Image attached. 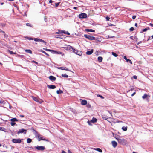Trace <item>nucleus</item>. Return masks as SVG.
Segmentation results:
<instances>
[{
  "label": "nucleus",
  "mask_w": 153,
  "mask_h": 153,
  "mask_svg": "<svg viewBox=\"0 0 153 153\" xmlns=\"http://www.w3.org/2000/svg\"><path fill=\"white\" fill-rule=\"evenodd\" d=\"M61 153H66V152L65 151L62 150Z\"/></svg>",
  "instance_id": "obj_63"
},
{
  "label": "nucleus",
  "mask_w": 153,
  "mask_h": 153,
  "mask_svg": "<svg viewBox=\"0 0 153 153\" xmlns=\"http://www.w3.org/2000/svg\"><path fill=\"white\" fill-rule=\"evenodd\" d=\"M61 30H59V32H57L56 33L57 34H60L61 33V31H60Z\"/></svg>",
  "instance_id": "obj_53"
},
{
  "label": "nucleus",
  "mask_w": 153,
  "mask_h": 153,
  "mask_svg": "<svg viewBox=\"0 0 153 153\" xmlns=\"http://www.w3.org/2000/svg\"><path fill=\"white\" fill-rule=\"evenodd\" d=\"M25 38H26L27 39L29 40H33V38H32V37H28L26 36V37H25Z\"/></svg>",
  "instance_id": "obj_30"
},
{
  "label": "nucleus",
  "mask_w": 153,
  "mask_h": 153,
  "mask_svg": "<svg viewBox=\"0 0 153 153\" xmlns=\"http://www.w3.org/2000/svg\"><path fill=\"white\" fill-rule=\"evenodd\" d=\"M27 131V130L23 128H22L19 130V131L17 132V134H19L20 133H23L24 134H26Z\"/></svg>",
  "instance_id": "obj_3"
},
{
  "label": "nucleus",
  "mask_w": 153,
  "mask_h": 153,
  "mask_svg": "<svg viewBox=\"0 0 153 153\" xmlns=\"http://www.w3.org/2000/svg\"><path fill=\"white\" fill-rule=\"evenodd\" d=\"M106 37L107 38H112L114 37V36H110L109 35H107Z\"/></svg>",
  "instance_id": "obj_36"
},
{
  "label": "nucleus",
  "mask_w": 153,
  "mask_h": 153,
  "mask_svg": "<svg viewBox=\"0 0 153 153\" xmlns=\"http://www.w3.org/2000/svg\"><path fill=\"white\" fill-rule=\"evenodd\" d=\"M74 53H76V54L78 55L79 56H81L82 55V51H78L76 50L75 49V51H73Z\"/></svg>",
  "instance_id": "obj_8"
},
{
  "label": "nucleus",
  "mask_w": 153,
  "mask_h": 153,
  "mask_svg": "<svg viewBox=\"0 0 153 153\" xmlns=\"http://www.w3.org/2000/svg\"><path fill=\"white\" fill-rule=\"evenodd\" d=\"M63 70H65L66 71H70L68 68H67L66 67H63Z\"/></svg>",
  "instance_id": "obj_39"
},
{
  "label": "nucleus",
  "mask_w": 153,
  "mask_h": 153,
  "mask_svg": "<svg viewBox=\"0 0 153 153\" xmlns=\"http://www.w3.org/2000/svg\"><path fill=\"white\" fill-rule=\"evenodd\" d=\"M108 111V113L111 114V115L112 116V114H111V111Z\"/></svg>",
  "instance_id": "obj_55"
},
{
  "label": "nucleus",
  "mask_w": 153,
  "mask_h": 153,
  "mask_svg": "<svg viewBox=\"0 0 153 153\" xmlns=\"http://www.w3.org/2000/svg\"><path fill=\"white\" fill-rule=\"evenodd\" d=\"M111 143L112 144V145L113 146L114 148H115L117 145V143L114 141H113L111 142Z\"/></svg>",
  "instance_id": "obj_12"
},
{
  "label": "nucleus",
  "mask_w": 153,
  "mask_h": 153,
  "mask_svg": "<svg viewBox=\"0 0 153 153\" xmlns=\"http://www.w3.org/2000/svg\"><path fill=\"white\" fill-rule=\"evenodd\" d=\"M41 52H42V53H44L45 54H46V55H47V56H49V55L47 53L45 52V51L42 50H41Z\"/></svg>",
  "instance_id": "obj_35"
},
{
  "label": "nucleus",
  "mask_w": 153,
  "mask_h": 153,
  "mask_svg": "<svg viewBox=\"0 0 153 153\" xmlns=\"http://www.w3.org/2000/svg\"><path fill=\"white\" fill-rule=\"evenodd\" d=\"M4 33V36L5 37H8V35L6 34H5Z\"/></svg>",
  "instance_id": "obj_56"
},
{
  "label": "nucleus",
  "mask_w": 153,
  "mask_h": 153,
  "mask_svg": "<svg viewBox=\"0 0 153 153\" xmlns=\"http://www.w3.org/2000/svg\"><path fill=\"white\" fill-rule=\"evenodd\" d=\"M32 99H33V100L37 102H39V103H41V102L39 101H41V100L39 99L37 97H34V96H32Z\"/></svg>",
  "instance_id": "obj_9"
},
{
  "label": "nucleus",
  "mask_w": 153,
  "mask_h": 153,
  "mask_svg": "<svg viewBox=\"0 0 153 153\" xmlns=\"http://www.w3.org/2000/svg\"><path fill=\"white\" fill-rule=\"evenodd\" d=\"M87 123L89 125H92V124L91 123V120H88Z\"/></svg>",
  "instance_id": "obj_45"
},
{
  "label": "nucleus",
  "mask_w": 153,
  "mask_h": 153,
  "mask_svg": "<svg viewBox=\"0 0 153 153\" xmlns=\"http://www.w3.org/2000/svg\"><path fill=\"white\" fill-rule=\"evenodd\" d=\"M25 52L27 53H29L30 54L32 53V51L30 50V49L26 50Z\"/></svg>",
  "instance_id": "obj_23"
},
{
  "label": "nucleus",
  "mask_w": 153,
  "mask_h": 153,
  "mask_svg": "<svg viewBox=\"0 0 153 153\" xmlns=\"http://www.w3.org/2000/svg\"><path fill=\"white\" fill-rule=\"evenodd\" d=\"M34 147L36 148L39 151H43L45 149V148L44 146H35Z\"/></svg>",
  "instance_id": "obj_6"
},
{
  "label": "nucleus",
  "mask_w": 153,
  "mask_h": 153,
  "mask_svg": "<svg viewBox=\"0 0 153 153\" xmlns=\"http://www.w3.org/2000/svg\"><path fill=\"white\" fill-rule=\"evenodd\" d=\"M94 149L95 150L101 153L102 152V150L100 149V148H94Z\"/></svg>",
  "instance_id": "obj_21"
},
{
  "label": "nucleus",
  "mask_w": 153,
  "mask_h": 153,
  "mask_svg": "<svg viewBox=\"0 0 153 153\" xmlns=\"http://www.w3.org/2000/svg\"><path fill=\"white\" fill-rule=\"evenodd\" d=\"M105 18L107 21H109L110 19L109 17L108 16L106 17Z\"/></svg>",
  "instance_id": "obj_48"
},
{
  "label": "nucleus",
  "mask_w": 153,
  "mask_h": 153,
  "mask_svg": "<svg viewBox=\"0 0 153 153\" xmlns=\"http://www.w3.org/2000/svg\"><path fill=\"white\" fill-rule=\"evenodd\" d=\"M56 93L58 94H60L62 93H63V91L60 89L59 90L57 91Z\"/></svg>",
  "instance_id": "obj_25"
},
{
  "label": "nucleus",
  "mask_w": 153,
  "mask_h": 153,
  "mask_svg": "<svg viewBox=\"0 0 153 153\" xmlns=\"http://www.w3.org/2000/svg\"><path fill=\"white\" fill-rule=\"evenodd\" d=\"M134 30V28L133 27H131L129 29V30L130 31H132Z\"/></svg>",
  "instance_id": "obj_41"
},
{
  "label": "nucleus",
  "mask_w": 153,
  "mask_h": 153,
  "mask_svg": "<svg viewBox=\"0 0 153 153\" xmlns=\"http://www.w3.org/2000/svg\"><path fill=\"white\" fill-rule=\"evenodd\" d=\"M10 120L11 122H15L16 121H18V120L15 118H13L10 119Z\"/></svg>",
  "instance_id": "obj_19"
},
{
  "label": "nucleus",
  "mask_w": 153,
  "mask_h": 153,
  "mask_svg": "<svg viewBox=\"0 0 153 153\" xmlns=\"http://www.w3.org/2000/svg\"><path fill=\"white\" fill-rule=\"evenodd\" d=\"M122 129L124 131H126L127 129V126H123L122 128Z\"/></svg>",
  "instance_id": "obj_22"
},
{
  "label": "nucleus",
  "mask_w": 153,
  "mask_h": 153,
  "mask_svg": "<svg viewBox=\"0 0 153 153\" xmlns=\"http://www.w3.org/2000/svg\"><path fill=\"white\" fill-rule=\"evenodd\" d=\"M149 25L152 27H153V24L152 23H149Z\"/></svg>",
  "instance_id": "obj_52"
},
{
  "label": "nucleus",
  "mask_w": 153,
  "mask_h": 153,
  "mask_svg": "<svg viewBox=\"0 0 153 153\" xmlns=\"http://www.w3.org/2000/svg\"><path fill=\"white\" fill-rule=\"evenodd\" d=\"M37 136L38 138V140L39 141L42 140L45 141H48V140L43 138L41 135L39 134H38L37 135Z\"/></svg>",
  "instance_id": "obj_5"
},
{
  "label": "nucleus",
  "mask_w": 153,
  "mask_h": 153,
  "mask_svg": "<svg viewBox=\"0 0 153 153\" xmlns=\"http://www.w3.org/2000/svg\"><path fill=\"white\" fill-rule=\"evenodd\" d=\"M47 87L50 89H54L56 88V86L54 85H48Z\"/></svg>",
  "instance_id": "obj_10"
},
{
  "label": "nucleus",
  "mask_w": 153,
  "mask_h": 153,
  "mask_svg": "<svg viewBox=\"0 0 153 153\" xmlns=\"http://www.w3.org/2000/svg\"><path fill=\"white\" fill-rule=\"evenodd\" d=\"M61 33H65V34L66 32L64 30H61Z\"/></svg>",
  "instance_id": "obj_47"
},
{
  "label": "nucleus",
  "mask_w": 153,
  "mask_h": 153,
  "mask_svg": "<svg viewBox=\"0 0 153 153\" xmlns=\"http://www.w3.org/2000/svg\"><path fill=\"white\" fill-rule=\"evenodd\" d=\"M136 18V16L135 15L133 16H132V18L133 19H135Z\"/></svg>",
  "instance_id": "obj_50"
},
{
  "label": "nucleus",
  "mask_w": 153,
  "mask_h": 153,
  "mask_svg": "<svg viewBox=\"0 0 153 153\" xmlns=\"http://www.w3.org/2000/svg\"><path fill=\"white\" fill-rule=\"evenodd\" d=\"M10 124H11V126H14L16 124V123L13 122H11L10 123Z\"/></svg>",
  "instance_id": "obj_43"
},
{
  "label": "nucleus",
  "mask_w": 153,
  "mask_h": 153,
  "mask_svg": "<svg viewBox=\"0 0 153 153\" xmlns=\"http://www.w3.org/2000/svg\"><path fill=\"white\" fill-rule=\"evenodd\" d=\"M1 32H2L3 33H5V32L4 31H2L0 29V33H1Z\"/></svg>",
  "instance_id": "obj_59"
},
{
  "label": "nucleus",
  "mask_w": 153,
  "mask_h": 153,
  "mask_svg": "<svg viewBox=\"0 0 153 153\" xmlns=\"http://www.w3.org/2000/svg\"><path fill=\"white\" fill-rule=\"evenodd\" d=\"M91 121V123H95L97 121V119L96 118H94L93 117L92 119L90 120Z\"/></svg>",
  "instance_id": "obj_17"
},
{
  "label": "nucleus",
  "mask_w": 153,
  "mask_h": 153,
  "mask_svg": "<svg viewBox=\"0 0 153 153\" xmlns=\"http://www.w3.org/2000/svg\"><path fill=\"white\" fill-rule=\"evenodd\" d=\"M8 52L10 54H16V52H13L12 51L10 50H8Z\"/></svg>",
  "instance_id": "obj_26"
},
{
  "label": "nucleus",
  "mask_w": 153,
  "mask_h": 153,
  "mask_svg": "<svg viewBox=\"0 0 153 153\" xmlns=\"http://www.w3.org/2000/svg\"><path fill=\"white\" fill-rule=\"evenodd\" d=\"M32 140L30 138H27V143H30L32 142Z\"/></svg>",
  "instance_id": "obj_24"
},
{
  "label": "nucleus",
  "mask_w": 153,
  "mask_h": 153,
  "mask_svg": "<svg viewBox=\"0 0 153 153\" xmlns=\"http://www.w3.org/2000/svg\"><path fill=\"white\" fill-rule=\"evenodd\" d=\"M56 68L58 69H61L62 70H63V67H57Z\"/></svg>",
  "instance_id": "obj_46"
},
{
  "label": "nucleus",
  "mask_w": 153,
  "mask_h": 153,
  "mask_svg": "<svg viewBox=\"0 0 153 153\" xmlns=\"http://www.w3.org/2000/svg\"><path fill=\"white\" fill-rule=\"evenodd\" d=\"M112 54L115 57H117L118 56L117 53L114 52H112Z\"/></svg>",
  "instance_id": "obj_27"
},
{
  "label": "nucleus",
  "mask_w": 153,
  "mask_h": 153,
  "mask_svg": "<svg viewBox=\"0 0 153 153\" xmlns=\"http://www.w3.org/2000/svg\"><path fill=\"white\" fill-rule=\"evenodd\" d=\"M136 94V93L135 92H134L131 95V96H134L135 94Z\"/></svg>",
  "instance_id": "obj_58"
},
{
  "label": "nucleus",
  "mask_w": 153,
  "mask_h": 153,
  "mask_svg": "<svg viewBox=\"0 0 153 153\" xmlns=\"http://www.w3.org/2000/svg\"><path fill=\"white\" fill-rule=\"evenodd\" d=\"M33 40L36 42H39V39L37 38H35L33 39Z\"/></svg>",
  "instance_id": "obj_40"
},
{
  "label": "nucleus",
  "mask_w": 153,
  "mask_h": 153,
  "mask_svg": "<svg viewBox=\"0 0 153 153\" xmlns=\"http://www.w3.org/2000/svg\"><path fill=\"white\" fill-rule=\"evenodd\" d=\"M43 49L45 50L46 51H51L52 52V51H53V50H51L49 49H45V48H43Z\"/></svg>",
  "instance_id": "obj_37"
},
{
  "label": "nucleus",
  "mask_w": 153,
  "mask_h": 153,
  "mask_svg": "<svg viewBox=\"0 0 153 153\" xmlns=\"http://www.w3.org/2000/svg\"><path fill=\"white\" fill-rule=\"evenodd\" d=\"M5 102L1 100L0 102V103L1 104H4Z\"/></svg>",
  "instance_id": "obj_51"
},
{
  "label": "nucleus",
  "mask_w": 153,
  "mask_h": 153,
  "mask_svg": "<svg viewBox=\"0 0 153 153\" xmlns=\"http://www.w3.org/2000/svg\"><path fill=\"white\" fill-rule=\"evenodd\" d=\"M26 25L27 26H28V27H32L33 25L30 23H26Z\"/></svg>",
  "instance_id": "obj_34"
},
{
  "label": "nucleus",
  "mask_w": 153,
  "mask_h": 153,
  "mask_svg": "<svg viewBox=\"0 0 153 153\" xmlns=\"http://www.w3.org/2000/svg\"><path fill=\"white\" fill-rule=\"evenodd\" d=\"M39 42H42L45 44H46V42L45 41H44L43 40H42V39H39Z\"/></svg>",
  "instance_id": "obj_28"
},
{
  "label": "nucleus",
  "mask_w": 153,
  "mask_h": 153,
  "mask_svg": "<svg viewBox=\"0 0 153 153\" xmlns=\"http://www.w3.org/2000/svg\"><path fill=\"white\" fill-rule=\"evenodd\" d=\"M19 117H24V116L23 115H20Z\"/></svg>",
  "instance_id": "obj_62"
},
{
  "label": "nucleus",
  "mask_w": 153,
  "mask_h": 153,
  "mask_svg": "<svg viewBox=\"0 0 153 153\" xmlns=\"http://www.w3.org/2000/svg\"><path fill=\"white\" fill-rule=\"evenodd\" d=\"M149 27H148V28H145L144 29H143V30L141 32V33H142V31L143 32H146V31H147L149 29Z\"/></svg>",
  "instance_id": "obj_31"
},
{
  "label": "nucleus",
  "mask_w": 153,
  "mask_h": 153,
  "mask_svg": "<svg viewBox=\"0 0 153 153\" xmlns=\"http://www.w3.org/2000/svg\"><path fill=\"white\" fill-rule=\"evenodd\" d=\"M60 3V2H58V3H55L56 7H58V5H59Z\"/></svg>",
  "instance_id": "obj_38"
},
{
  "label": "nucleus",
  "mask_w": 153,
  "mask_h": 153,
  "mask_svg": "<svg viewBox=\"0 0 153 153\" xmlns=\"http://www.w3.org/2000/svg\"><path fill=\"white\" fill-rule=\"evenodd\" d=\"M148 96V95L145 94L143 96H142V98L143 99H144L147 97Z\"/></svg>",
  "instance_id": "obj_33"
},
{
  "label": "nucleus",
  "mask_w": 153,
  "mask_h": 153,
  "mask_svg": "<svg viewBox=\"0 0 153 153\" xmlns=\"http://www.w3.org/2000/svg\"><path fill=\"white\" fill-rule=\"evenodd\" d=\"M1 25L2 27L4 26H5V24H3V23H1Z\"/></svg>",
  "instance_id": "obj_57"
},
{
  "label": "nucleus",
  "mask_w": 153,
  "mask_h": 153,
  "mask_svg": "<svg viewBox=\"0 0 153 153\" xmlns=\"http://www.w3.org/2000/svg\"><path fill=\"white\" fill-rule=\"evenodd\" d=\"M66 34H67V35H70V33H69L68 32H66V33H65Z\"/></svg>",
  "instance_id": "obj_60"
},
{
  "label": "nucleus",
  "mask_w": 153,
  "mask_h": 153,
  "mask_svg": "<svg viewBox=\"0 0 153 153\" xmlns=\"http://www.w3.org/2000/svg\"><path fill=\"white\" fill-rule=\"evenodd\" d=\"M124 59L127 62H129L131 64H132V62L130 59H127L126 56H124Z\"/></svg>",
  "instance_id": "obj_11"
},
{
  "label": "nucleus",
  "mask_w": 153,
  "mask_h": 153,
  "mask_svg": "<svg viewBox=\"0 0 153 153\" xmlns=\"http://www.w3.org/2000/svg\"><path fill=\"white\" fill-rule=\"evenodd\" d=\"M12 140L13 143H19L21 142V139L19 138L17 139H13Z\"/></svg>",
  "instance_id": "obj_4"
},
{
  "label": "nucleus",
  "mask_w": 153,
  "mask_h": 153,
  "mask_svg": "<svg viewBox=\"0 0 153 153\" xmlns=\"http://www.w3.org/2000/svg\"><path fill=\"white\" fill-rule=\"evenodd\" d=\"M53 2V1L52 0H50L49 1V3H52Z\"/></svg>",
  "instance_id": "obj_61"
},
{
  "label": "nucleus",
  "mask_w": 153,
  "mask_h": 153,
  "mask_svg": "<svg viewBox=\"0 0 153 153\" xmlns=\"http://www.w3.org/2000/svg\"><path fill=\"white\" fill-rule=\"evenodd\" d=\"M87 101L85 100H82L81 102V104L82 105H85L87 104Z\"/></svg>",
  "instance_id": "obj_16"
},
{
  "label": "nucleus",
  "mask_w": 153,
  "mask_h": 153,
  "mask_svg": "<svg viewBox=\"0 0 153 153\" xmlns=\"http://www.w3.org/2000/svg\"><path fill=\"white\" fill-rule=\"evenodd\" d=\"M94 50L92 49L91 50L88 51L86 52V54L87 55H90L93 52Z\"/></svg>",
  "instance_id": "obj_15"
},
{
  "label": "nucleus",
  "mask_w": 153,
  "mask_h": 153,
  "mask_svg": "<svg viewBox=\"0 0 153 153\" xmlns=\"http://www.w3.org/2000/svg\"><path fill=\"white\" fill-rule=\"evenodd\" d=\"M62 76L65 78H67L68 77V76L65 74H62Z\"/></svg>",
  "instance_id": "obj_29"
},
{
  "label": "nucleus",
  "mask_w": 153,
  "mask_h": 153,
  "mask_svg": "<svg viewBox=\"0 0 153 153\" xmlns=\"http://www.w3.org/2000/svg\"><path fill=\"white\" fill-rule=\"evenodd\" d=\"M117 141L119 143H121V142H122L123 141L122 140V139H120V138H119L118 139Z\"/></svg>",
  "instance_id": "obj_42"
},
{
  "label": "nucleus",
  "mask_w": 153,
  "mask_h": 153,
  "mask_svg": "<svg viewBox=\"0 0 153 153\" xmlns=\"http://www.w3.org/2000/svg\"><path fill=\"white\" fill-rule=\"evenodd\" d=\"M153 39V35L151 37H149L148 39Z\"/></svg>",
  "instance_id": "obj_49"
},
{
  "label": "nucleus",
  "mask_w": 153,
  "mask_h": 153,
  "mask_svg": "<svg viewBox=\"0 0 153 153\" xmlns=\"http://www.w3.org/2000/svg\"><path fill=\"white\" fill-rule=\"evenodd\" d=\"M84 37L89 40H95V38L94 37L91 36L90 35L85 34L84 35Z\"/></svg>",
  "instance_id": "obj_2"
},
{
  "label": "nucleus",
  "mask_w": 153,
  "mask_h": 153,
  "mask_svg": "<svg viewBox=\"0 0 153 153\" xmlns=\"http://www.w3.org/2000/svg\"><path fill=\"white\" fill-rule=\"evenodd\" d=\"M85 31H86L88 32H95V30L92 29H86L85 30Z\"/></svg>",
  "instance_id": "obj_18"
},
{
  "label": "nucleus",
  "mask_w": 153,
  "mask_h": 153,
  "mask_svg": "<svg viewBox=\"0 0 153 153\" xmlns=\"http://www.w3.org/2000/svg\"><path fill=\"white\" fill-rule=\"evenodd\" d=\"M97 97H100L102 99H104V97H103L102 96V95H99V94H98L97 95Z\"/></svg>",
  "instance_id": "obj_44"
},
{
  "label": "nucleus",
  "mask_w": 153,
  "mask_h": 153,
  "mask_svg": "<svg viewBox=\"0 0 153 153\" xmlns=\"http://www.w3.org/2000/svg\"><path fill=\"white\" fill-rule=\"evenodd\" d=\"M64 48L68 51H72L73 52L74 51H75V49L72 47L68 45H66L64 47Z\"/></svg>",
  "instance_id": "obj_1"
},
{
  "label": "nucleus",
  "mask_w": 153,
  "mask_h": 153,
  "mask_svg": "<svg viewBox=\"0 0 153 153\" xmlns=\"http://www.w3.org/2000/svg\"><path fill=\"white\" fill-rule=\"evenodd\" d=\"M133 78H134V79H137V76H136V75H134V76H133Z\"/></svg>",
  "instance_id": "obj_54"
},
{
  "label": "nucleus",
  "mask_w": 153,
  "mask_h": 153,
  "mask_svg": "<svg viewBox=\"0 0 153 153\" xmlns=\"http://www.w3.org/2000/svg\"><path fill=\"white\" fill-rule=\"evenodd\" d=\"M102 117L103 119L107 120L108 119V117L105 116V115H102Z\"/></svg>",
  "instance_id": "obj_32"
},
{
  "label": "nucleus",
  "mask_w": 153,
  "mask_h": 153,
  "mask_svg": "<svg viewBox=\"0 0 153 153\" xmlns=\"http://www.w3.org/2000/svg\"><path fill=\"white\" fill-rule=\"evenodd\" d=\"M79 18H85L87 17V16L86 14L85 13H81L79 15Z\"/></svg>",
  "instance_id": "obj_7"
},
{
  "label": "nucleus",
  "mask_w": 153,
  "mask_h": 153,
  "mask_svg": "<svg viewBox=\"0 0 153 153\" xmlns=\"http://www.w3.org/2000/svg\"><path fill=\"white\" fill-rule=\"evenodd\" d=\"M49 79L52 81H54L56 80V78L53 76H50L49 77Z\"/></svg>",
  "instance_id": "obj_13"
},
{
  "label": "nucleus",
  "mask_w": 153,
  "mask_h": 153,
  "mask_svg": "<svg viewBox=\"0 0 153 153\" xmlns=\"http://www.w3.org/2000/svg\"><path fill=\"white\" fill-rule=\"evenodd\" d=\"M68 153H72L71 152V151H70V150H68Z\"/></svg>",
  "instance_id": "obj_64"
},
{
  "label": "nucleus",
  "mask_w": 153,
  "mask_h": 153,
  "mask_svg": "<svg viewBox=\"0 0 153 153\" xmlns=\"http://www.w3.org/2000/svg\"><path fill=\"white\" fill-rule=\"evenodd\" d=\"M52 53L58 54H62V52L59 51L58 52L54 50L52 51Z\"/></svg>",
  "instance_id": "obj_14"
},
{
  "label": "nucleus",
  "mask_w": 153,
  "mask_h": 153,
  "mask_svg": "<svg viewBox=\"0 0 153 153\" xmlns=\"http://www.w3.org/2000/svg\"><path fill=\"white\" fill-rule=\"evenodd\" d=\"M102 58L101 56H99L98 57V61L100 62H102Z\"/></svg>",
  "instance_id": "obj_20"
}]
</instances>
